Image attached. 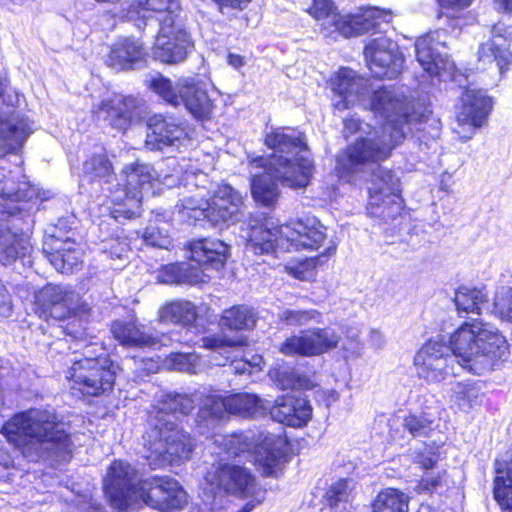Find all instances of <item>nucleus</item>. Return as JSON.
Listing matches in <instances>:
<instances>
[{"label":"nucleus","instance_id":"1","mask_svg":"<svg viewBox=\"0 0 512 512\" xmlns=\"http://www.w3.org/2000/svg\"><path fill=\"white\" fill-rule=\"evenodd\" d=\"M508 353L506 338L498 329L478 319L464 322L442 340L426 342L414 357L417 374L428 383L458 376L461 370L475 375L491 371Z\"/></svg>","mask_w":512,"mask_h":512},{"label":"nucleus","instance_id":"2","mask_svg":"<svg viewBox=\"0 0 512 512\" xmlns=\"http://www.w3.org/2000/svg\"><path fill=\"white\" fill-rule=\"evenodd\" d=\"M264 143L273 153L269 158L256 156L249 160L251 194L257 203L270 207L279 197V183L292 189L305 188L314 164L304 135L295 129H272Z\"/></svg>","mask_w":512,"mask_h":512},{"label":"nucleus","instance_id":"3","mask_svg":"<svg viewBox=\"0 0 512 512\" xmlns=\"http://www.w3.org/2000/svg\"><path fill=\"white\" fill-rule=\"evenodd\" d=\"M0 197V263L7 266L29 253L26 234L33 222V200H47L49 196L37 192L21 165L12 167L4 162L0 164Z\"/></svg>","mask_w":512,"mask_h":512},{"label":"nucleus","instance_id":"4","mask_svg":"<svg viewBox=\"0 0 512 512\" xmlns=\"http://www.w3.org/2000/svg\"><path fill=\"white\" fill-rule=\"evenodd\" d=\"M196 406L188 394L167 393L148 419L145 458L153 469L166 463L188 460L193 452L190 434L178 424V414L187 416Z\"/></svg>","mask_w":512,"mask_h":512},{"label":"nucleus","instance_id":"5","mask_svg":"<svg viewBox=\"0 0 512 512\" xmlns=\"http://www.w3.org/2000/svg\"><path fill=\"white\" fill-rule=\"evenodd\" d=\"M1 433L31 460L46 454H69L72 444L65 424L54 411L47 409L15 414L3 425Z\"/></svg>","mask_w":512,"mask_h":512},{"label":"nucleus","instance_id":"6","mask_svg":"<svg viewBox=\"0 0 512 512\" xmlns=\"http://www.w3.org/2000/svg\"><path fill=\"white\" fill-rule=\"evenodd\" d=\"M342 133L346 139L353 135L358 137L337 155L336 170L339 176L354 173L367 161L386 160L403 141L402 130L393 124H383L376 129L356 116L343 120Z\"/></svg>","mask_w":512,"mask_h":512},{"label":"nucleus","instance_id":"7","mask_svg":"<svg viewBox=\"0 0 512 512\" xmlns=\"http://www.w3.org/2000/svg\"><path fill=\"white\" fill-rule=\"evenodd\" d=\"M326 238L325 227L316 218L298 219L285 225L266 218L258 226L251 227L248 250L254 254H270L278 249L317 250Z\"/></svg>","mask_w":512,"mask_h":512},{"label":"nucleus","instance_id":"8","mask_svg":"<svg viewBox=\"0 0 512 512\" xmlns=\"http://www.w3.org/2000/svg\"><path fill=\"white\" fill-rule=\"evenodd\" d=\"M67 335L84 343L81 354L72 360L67 378L73 381V389L83 395L99 396L110 392L114 386L118 366L111 360L107 349L95 337L87 342L84 330H74L71 323L65 327Z\"/></svg>","mask_w":512,"mask_h":512},{"label":"nucleus","instance_id":"9","mask_svg":"<svg viewBox=\"0 0 512 512\" xmlns=\"http://www.w3.org/2000/svg\"><path fill=\"white\" fill-rule=\"evenodd\" d=\"M123 174L125 185L111 190L110 199L113 204L110 215L118 223L140 216L141 203L145 197L154 196L160 190L159 175L153 166L146 163H133L127 165Z\"/></svg>","mask_w":512,"mask_h":512},{"label":"nucleus","instance_id":"10","mask_svg":"<svg viewBox=\"0 0 512 512\" xmlns=\"http://www.w3.org/2000/svg\"><path fill=\"white\" fill-rule=\"evenodd\" d=\"M149 88L166 104L183 106L196 120L210 119L214 104L208 95L206 83L197 77H180L175 82L157 74L149 80Z\"/></svg>","mask_w":512,"mask_h":512},{"label":"nucleus","instance_id":"11","mask_svg":"<svg viewBox=\"0 0 512 512\" xmlns=\"http://www.w3.org/2000/svg\"><path fill=\"white\" fill-rule=\"evenodd\" d=\"M380 161H367L354 173L340 177H350L369 166L371 172L368 186L367 214L388 223L401 214L400 180L393 170L381 166Z\"/></svg>","mask_w":512,"mask_h":512},{"label":"nucleus","instance_id":"12","mask_svg":"<svg viewBox=\"0 0 512 512\" xmlns=\"http://www.w3.org/2000/svg\"><path fill=\"white\" fill-rule=\"evenodd\" d=\"M263 401L256 394L240 392L226 397L214 395L207 397L195 418L196 431L205 436L212 435L221 419L229 413L244 418H254L265 413Z\"/></svg>","mask_w":512,"mask_h":512},{"label":"nucleus","instance_id":"13","mask_svg":"<svg viewBox=\"0 0 512 512\" xmlns=\"http://www.w3.org/2000/svg\"><path fill=\"white\" fill-rule=\"evenodd\" d=\"M140 472L130 463L115 460L104 480V491L111 506L123 512L140 501L144 489Z\"/></svg>","mask_w":512,"mask_h":512},{"label":"nucleus","instance_id":"14","mask_svg":"<svg viewBox=\"0 0 512 512\" xmlns=\"http://www.w3.org/2000/svg\"><path fill=\"white\" fill-rule=\"evenodd\" d=\"M36 313L49 321H62L82 310L80 294L70 285L49 283L35 294Z\"/></svg>","mask_w":512,"mask_h":512},{"label":"nucleus","instance_id":"15","mask_svg":"<svg viewBox=\"0 0 512 512\" xmlns=\"http://www.w3.org/2000/svg\"><path fill=\"white\" fill-rule=\"evenodd\" d=\"M341 335L332 327L312 328L288 337L280 346L287 356H319L337 348Z\"/></svg>","mask_w":512,"mask_h":512},{"label":"nucleus","instance_id":"16","mask_svg":"<svg viewBox=\"0 0 512 512\" xmlns=\"http://www.w3.org/2000/svg\"><path fill=\"white\" fill-rule=\"evenodd\" d=\"M364 55L376 78L395 79L403 69L404 57L398 44L386 36L371 39L365 46Z\"/></svg>","mask_w":512,"mask_h":512},{"label":"nucleus","instance_id":"17","mask_svg":"<svg viewBox=\"0 0 512 512\" xmlns=\"http://www.w3.org/2000/svg\"><path fill=\"white\" fill-rule=\"evenodd\" d=\"M448 39L449 35L445 30H436L419 37L415 42L417 61L430 76L454 69V63L448 54Z\"/></svg>","mask_w":512,"mask_h":512},{"label":"nucleus","instance_id":"18","mask_svg":"<svg viewBox=\"0 0 512 512\" xmlns=\"http://www.w3.org/2000/svg\"><path fill=\"white\" fill-rule=\"evenodd\" d=\"M144 489L140 501L162 512H174L187 503V493L170 477L153 476L142 483Z\"/></svg>","mask_w":512,"mask_h":512},{"label":"nucleus","instance_id":"19","mask_svg":"<svg viewBox=\"0 0 512 512\" xmlns=\"http://www.w3.org/2000/svg\"><path fill=\"white\" fill-rule=\"evenodd\" d=\"M179 11L178 0H136L128 6L125 17L138 29L155 20L158 28L166 31L168 26L177 22Z\"/></svg>","mask_w":512,"mask_h":512},{"label":"nucleus","instance_id":"20","mask_svg":"<svg viewBox=\"0 0 512 512\" xmlns=\"http://www.w3.org/2000/svg\"><path fill=\"white\" fill-rule=\"evenodd\" d=\"M369 104L375 114L385 119L384 124L391 123L402 130L404 140L413 118L406 100L393 87L381 86L372 91Z\"/></svg>","mask_w":512,"mask_h":512},{"label":"nucleus","instance_id":"21","mask_svg":"<svg viewBox=\"0 0 512 512\" xmlns=\"http://www.w3.org/2000/svg\"><path fill=\"white\" fill-rule=\"evenodd\" d=\"M205 480L212 488L241 498L249 496L256 484L249 469L228 463L219 464L209 471Z\"/></svg>","mask_w":512,"mask_h":512},{"label":"nucleus","instance_id":"22","mask_svg":"<svg viewBox=\"0 0 512 512\" xmlns=\"http://www.w3.org/2000/svg\"><path fill=\"white\" fill-rule=\"evenodd\" d=\"M243 197L228 184H221L209 199L208 222L222 227L238 222L242 217Z\"/></svg>","mask_w":512,"mask_h":512},{"label":"nucleus","instance_id":"23","mask_svg":"<svg viewBox=\"0 0 512 512\" xmlns=\"http://www.w3.org/2000/svg\"><path fill=\"white\" fill-rule=\"evenodd\" d=\"M148 127L150 132L146 136L145 144L150 150L173 153L189 141L183 126L162 115L151 117Z\"/></svg>","mask_w":512,"mask_h":512},{"label":"nucleus","instance_id":"24","mask_svg":"<svg viewBox=\"0 0 512 512\" xmlns=\"http://www.w3.org/2000/svg\"><path fill=\"white\" fill-rule=\"evenodd\" d=\"M158 32L153 48L154 58L167 64L183 62L192 48L188 32L178 21L173 26H168L166 31L160 27Z\"/></svg>","mask_w":512,"mask_h":512},{"label":"nucleus","instance_id":"25","mask_svg":"<svg viewBox=\"0 0 512 512\" xmlns=\"http://www.w3.org/2000/svg\"><path fill=\"white\" fill-rule=\"evenodd\" d=\"M34 122L13 111H0V157L19 151L34 132Z\"/></svg>","mask_w":512,"mask_h":512},{"label":"nucleus","instance_id":"26","mask_svg":"<svg viewBox=\"0 0 512 512\" xmlns=\"http://www.w3.org/2000/svg\"><path fill=\"white\" fill-rule=\"evenodd\" d=\"M288 453V440L283 434L262 432L254 450V461L264 476H277L279 466Z\"/></svg>","mask_w":512,"mask_h":512},{"label":"nucleus","instance_id":"27","mask_svg":"<svg viewBox=\"0 0 512 512\" xmlns=\"http://www.w3.org/2000/svg\"><path fill=\"white\" fill-rule=\"evenodd\" d=\"M43 252L54 268L61 273H73L82 264V250L71 237L45 236Z\"/></svg>","mask_w":512,"mask_h":512},{"label":"nucleus","instance_id":"28","mask_svg":"<svg viewBox=\"0 0 512 512\" xmlns=\"http://www.w3.org/2000/svg\"><path fill=\"white\" fill-rule=\"evenodd\" d=\"M138 108V100L133 96L113 95L103 99L95 108L98 120L107 122L109 126L125 131L132 123Z\"/></svg>","mask_w":512,"mask_h":512},{"label":"nucleus","instance_id":"29","mask_svg":"<svg viewBox=\"0 0 512 512\" xmlns=\"http://www.w3.org/2000/svg\"><path fill=\"white\" fill-rule=\"evenodd\" d=\"M390 14L376 7H361L357 12L334 17L338 32L345 37L358 36L378 29L381 23H389Z\"/></svg>","mask_w":512,"mask_h":512},{"label":"nucleus","instance_id":"30","mask_svg":"<svg viewBox=\"0 0 512 512\" xmlns=\"http://www.w3.org/2000/svg\"><path fill=\"white\" fill-rule=\"evenodd\" d=\"M312 411V406L307 398L283 395L275 400L274 405L270 408V415L275 422L293 428H301L311 420Z\"/></svg>","mask_w":512,"mask_h":512},{"label":"nucleus","instance_id":"31","mask_svg":"<svg viewBox=\"0 0 512 512\" xmlns=\"http://www.w3.org/2000/svg\"><path fill=\"white\" fill-rule=\"evenodd\" d=\"M334 93L333 106L337 110L349 108L359 101L367 90L366 82L350 68H340L330 80Z\"/></svg>","mask_w":512,"mask_h":512},{"label":"nucleus","instance_id":"32","mask_svg":"<svg viewBox=\"0 0 512 512\" xmlns=\"http://www.w3.org/2000/svg\"><path fill=\"white\" fill-rule=\"evenodd\" d=\"M512 38V27L503 23L493 25L491 38L482 43L478 49V60L484 64L496 63L502 74L508 69L511 53L507 42Z\"/></svg>","mask_w":512,"mask_h":512},{"label":"nucleus","instance_id":"33","mask_svg":"<svg viewBox=\"0 0 512 512\" xmlns=\"http://www.w3.org/2000/svg\"><path fill=\"white\" fill-rule=\"evenodd\" d=\"M191 259L205 270H221L229 256V246L215 238H203L190 244Z\"/></svg>","mask_w":512,"mask_h":512},{"label":"nucleus","instance_id":"34","mask_svg":"<svg viewBox=\"0 0 512 512\" xmlns=\"http://www.w3.org/2000/svg\"><path fill=\"white\" fill-rule=\"evenodd\" d=\"M110 331L113 337L123 346L131 348L152 347L157 339L149 329L136 318L117 319L112 322Z\"/></svg>","mask_w":512,"mask_h":512},{"label":"nucleus","instance_id":"35","mask_svg":"<svg viewBox=\"0 0 512 512\" xmlns=\"http://www.w3.org/2000/svg\"><path fill=\"white\" fill-rule=\"evenodd\" d=\"M493 102L483 90L467 89L462 96V107L457 119L460 124L481 127L492 110Z\"/></svg>","mask_w":512,"mask_h":512},{"label":"nucleus","instance_id":"36","mask_svg":"<svg viewBox=\"0 0 512 512\" xmlns=\"http://www.w3.org/2000/svg\"><path fill=\"white\" fill-rule=\"evenodd\" d=\"M147 55L143 43L134 37H124L112 45L106 64L116 70H130Z\"/></svg>","mask_w":512,"mask_h":512},{"label":"nucleus","instance_id":"37","mask_svg":"<svg viewBox=\"0 0 512 512\" xmlns=\"http://www.w3.org/2000/svg\"><path fill=\"white\" fill-rule=\"evenodd\" d=\"M82 170L89 182H98L100 185H110L116 179L113 164L102 147L87 156Z\"/></svg>","mask_w":512,"mask_h":512},{"label":"nucleus","instance_id":"38","mask_svg":"<svg viewBox=\"0 0 512 512\" xmlns=\"http://www.w3.org/2000/svg\"><path fill=\"white\" fill-rule=\"evenodd\" d=\"M209 275L203 269L192 263H176L165 266L159 275V279L167 284L197 285L207 282Z\"/></svg>","mask_w":512,"mask_h":512},{"label":"nucleus","instance_id":"39","mask_svg":"<svg viewBox=\"0 0 512 512\" xmlns=\"http://www.w3.org/2000/svg\"><path fill=\"white\" fill-rule=\"evenodd\" d=\"M454 303L459 314L482 315L489 311L488 294L484 288L460 286L455 291Z\"/></svg>","mask_w":512,"mask_h":512},{"label":"nucleus","instance_id":"40","mask_svg":"<svg viewBox=\"0 0 512 512\" xmlns=\"http://www.w3.org/2000/svg\"><path fill=\"white\" fill-rule=\"evenodd\" d=\"M507 454V458H511ZM494 499L503 510H512V459L495 460Z\"/></svg>","mask_w":512,"mask_h":512},{"label":"nucleus","instance_id":"41","mask_svg":"<svg viewBox=\"0 0 512 512\" xmlns=\"http://www.w3.org/2000/svg\"><path fill=\"white\" fill-rule=\"evenodd\" d=\"M258 316L253 308L247 305H235L225 309L220 319V326L229 330H250L256 325Z\"/></svg>","mask_w":512,"mask_h":512},{"label":"nucleus","instance_id":"42","mask_svg":"<svg viewBox=\"0 0 512 512\" xmlns=\"http://www.w3.org/2000/svg\"><path fill=\"white\" fill-rule=\"evenodd\" d=\"M269 376L276 386L282 390H306L313 386L311 379L287 365H281L273 368L269 372Z\"/></svg>","mask_w":512,"mask_h":512},{"label":"nucleus","instance_id":"43","mask_svg":"<svg viewBox=\"0 0 512 512\" xmlns=\"http://www.w3.org/2000/svg\"><path fill=\"white\" fill-rule=\"evenodd\" d=\"M159 317L162 322L192 325L197 317L196 307L190 301L176 300L164 305Z\"/></svg>","mask_w":512,"mask_h":512},{"label":"nucleus","instance_id":"44","mask_svg":"<svg viewBox=\"0 0 512 512\" xmlns=\"http://www.w3.org/2000/svg\"><path fill=\"white\" fill-rule=\"evenodd\" d=\"M209 199H204L199 195H192L181 199L175 205L174 213H178L181 219L208 222Z\"/></svg>","mask_w":512,"mask_h":512},{"label":"nucleus","instance_id":"45","mask_svg":"<svg viewBox=\"0 0 512 512\" xmlns=\"http://www.w3.org/2000/svg\"><path fill=\"white\" fill-rule=\"evenodd\" d=\"M373 512H408V497L397 489L381 491L372 504Z\"/></svg>","mask_w":512,"mask_h":512},{"label":"nucleus","instance_id":"46","mask_svg":"<svg viewBox=\"0 0 512 512\" xmlns=\"http://www.w3.org/2000/svg\"><path fill=\"white\" fill-rule=\"evenodd\" d=\"M278 319L289 326H306L311 323H319L321 313L315 309L298 310L285 308L278 312Z\"/></svg>","mask_w":512,"mask_h":512},{"label":"nucleus","instance_id":"47","mask_svg":"<svg viewBox=\"0 0 512 512\" xmlns=\"http://www.w3.org/2000/svg\"><path fill=\"white\" fill-rule=\"evenodd\" d=\"M403 426L413 437H428L433 431V421L426 414H410Z\"/></svg>","mask_w":512,"mask_h":512},{"label":"nucleus","instance_id":"48","mask_svg":"<svg viewBox=\"0 0 512 512\" xmlns=\"http://www.w3.org/2000/svg\"><path fill=\"white\" fill-rule=\"evenodd\" d=\"M199 357L195 353H171L166 360V365L181 372L195 373L198 367Z\"/></svg>","mask_w":512,"mask_h":512},{"label":"nucleus","instance_id":"49","mask_svg":"<svg viewBox=\"0 0 512 512\" xmlns=\"http://www.w3.org/2000/svg\"><path fill=\"white\" fill-rule=\"evenodd\" d=\"M202 347L209 349L213 352L219 353L223 362L218 361V365H225V362L230 359L229 349L235 345V342L231 339L223 337L221 335H210L202 338Z\"/></svg>","mask_w":512,"mask_h":512},{"label":"nucleus","instance_id":"50","mask_svg":"<svg viewBox=\"0 0 512 512\" xmlns=\"http://www.w3.org/2000/svg\"><path fill=\"white\" fill-rule=\"evenodd\" d=\"M494 312L502 320L512 322V288L502 287L495 294Z\"/></svg>","mask_w":512,"mask_h":512},{"label":"nucleus","instance_id":"51","mask_svg":"<svg viewBox=\"0 0 512 512\" xmlns=\"http://www.w3.org/2000/svg\"><path fill=\"white\" fill-rule=\"evenodd\" d=\"M100 250L112 259H123L130 248L126 238L116 237L102 241Z\"/></svg>","mask_w":512,"mask_h":512},{"label":"nucleus","instance_id":"52","mask_svg":"<svg viewBox=\"0 0 512 512\" xmlns=\"http://www.w3.org/2000/svg\"><path fill=\"white\" fill-rule=\"evenodd\" d=\"M348 496L349 487L346 479H339L326 492V500L332 508L337 507L339 503H346Z\"/></svg>","mask_w":512,"mask_h":512},{"label":"nucleus","instance_id":"53","mask_svg":"<svg viewBox=\"0 0 512 512\" xmlns=\"http://www.w3.org/2000/svg\"><path fill=\"white\" fill-rule=\"evenodd\" d=\"M143 240L147 245L158 248H167L170 244L169 237L159 227L153 225H149L145 229Z\"/></svg>","mask_w":512,"mask_h":512},{"label":"nucleus","instance_id":"54","mask_svg":"<svg viewBox=\"0 0 512 512\" xmlns=\"http://www.w3.org/2000/svg\"><path fill=\"white\" fill-rule=\"evenodd\" d=\"M0 99L7 107H14L19 102V94L10 87L6 76H0Z\"/></svg>","mask_w":512,"mask_h":512},{"label":"nucleus","instance_id":"55","mask_svg":"<svg viewBox=\"0 0 512 512\" xmlns=\"http://www.w3.org/2000/svg\"><path fill=\"white\" fill-rule=\"evenodd\" d=\"M333 9L334 3L331 0H314L309 13L315 18L321 19L329 16Z\"/></svg>","mask_w":512,"mask_h":512},{"label":"nucleus","instance_id":"56","mask_svg":"<svg viewBox=\"0 0 512 512\" xmlns=\"http://www.w3.org/2000/svg\"><path fill=\"white\" fill-rule=\"evenodd\" d=\"M218 10L227 16L232 15L234 10H242L251 0H213Z\"/></svg>","mask_w":512,"mask_h":512},{"label":"nucleus","instance_id":"57","mask_svg":"<svg viewBox=\"0 0 512 512\" xmlns=\"http://www.w3.org/2000/svg\"><path fill=\"white\" fill-rule=\"evenodd\" d=\"M441 484V477L439 474H426L419 481L417 485V491L419 493H432L435 491Z\"/></svg>","mask_w":512,"mask_h":512},{"label":"nucleus","instance_id":"58","mask_svg":"<svg viewBox=\"0 0 512 512\" xmlns=\"http://www.w3.org/2000/svg\"><path fill=\"white\" fill-rule=\"evenodd\" d=\"M74 224L73 217H62L59 218L57 223L50 228V232L45 236L58 235L60 238L68 237L66 234L70 232L72 226Z\"/></svg>","mask_w":512,"mask_h":512},{"label":"nucleus","instance_id":"59","mask_svg":"<svg viewBox=\"0 0 512 512\" xmlns=\"http://www.w3.org/2000/svg\"><path fill=\"white\" fill-rule=\"evenodd\" d=\"M458 398L464 401V403H456L462 411H468L479 404L476 401L477 391L474 388H463L458 392Z\"/></svg>","mask_w":512,"mask_h":512},{"label":"nucleus","instance_id":"60","mask_svg":"<svg viewBox=\"0 0 512 512\" xmlns=\"http://www.w3.org/2000/svg\"><path fill=\"white\" fill-rule=\"evenodd\" d=\"M12 313V300L4 284L0 281V316L9 317Z\"/></svg>","mask_w":512,"mask_h":512},{"label":"nucleus","instance_id":"61","mask_svg":"<svg viewBox=\"0 0 512 512\" xmlns=\"http://www.w3.org/2000/svg\"><path fill=\"white\" fill-rule=\"evenodd\" d=\"M437 460L438 457L436 453L431 451L428 453H420L416 456V462L425 470L432 469L437 463Z\"/></svg>","mask_w":512,"mask_h":512},{"label":"nucleus","instance_id":"62","mask_svg":"<svg viewBox=\"0 0 512 512\" xmlns=\"http://www.w3.org/2000/svg\"><path fill=\"white\" fill-rule=\"evenodd\" d=\"M369 341L371 345L375 348H381L384 344V339L378 330H371L369 334Z\"/></svg>","mask_w":512,"mask_h":512},{"label":"nucleus","instance_id":"63","mask_svg":"<svg viewBox=\"0 0 512 512\" xmlns=\"http://www.w3.org/2000/svg\"><path fill=\"white\" fill-rule=\"evenodd\" d=\"M227 59L229 65L235 69H239L244 65V58L241 55L229 53Z\"/></svg>","mask_w":512,"mask_h":512},{"label":"nucleus","instance_id":"64","mask_svg":"<svg viewBox=\"0 0 512 512\" xmlns=\"http://www.w3.org/2000/svg\"><path fill=\"white\" fill-rule=\"evenodd\" d=\"M441 5L446 6H457L460 8L468 7L471 3V0H438Z\"/></svg>","mask_w":512,"mask_h":512}]
</instances>
